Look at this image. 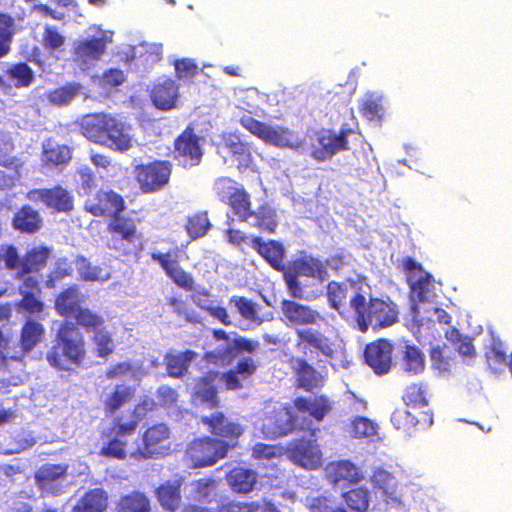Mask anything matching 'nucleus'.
I'll use <instances>...</instances> for the list:
<instances>
[{"mask_svg":"<svg viewBox=\"0 0 512 512\" xmlns=\"http://www.w3.org/2000/svg\"><path fill=\"white\" fill-rule=\"evenodd\" d=\"M180 255L181 250L176 247L165 253L152 252L150 257L160 265L166 276L177 286L184 290L191 291L194 288V279L190 273L181 268Z\"/></svg>","mask_w":512,"mask_h":512,"instance_id":"16","label":"nucleus"},{"mask_svg":"<svg viewBox=\"0 0 512 512\" xmlns=\"http://www.w3.org/2000/svg\"><path fill=\"white\" fill-rule=\"evenodd\" d=\"M446 339L455 346L456 351L464 359H473L476 357V349L472 343V338L462 335L460 331L454 327H450L445 332Z\"/></svg>","mask_w":512,"mask_h":512,"instance_id":"46","label":"nucleus"},{"mask_svg":"<svg viewBox=\"0 0 512 512\" xmlns=\"http://www.w3.org/2000/svg\"><path fill=\"white\" fill-rule=\"evenodd\" d=\"M281 309L287 320H315L318 316L308 306L292 300H283Z\"/></svg>","mask_w":512,"mask_h":512,"instance_id":"61","label":"nucleus"},{"mask_svg":"<svg viewBox=\"0 0 512 512\" xmlns=\"http://www.w3.org/2000/svg\"><path fill=\"white\" fill-rule=\"evenodd\" d=\"M488 365L494 370H501L507 364V354L503 344L499 340H493L490 347L485 352Z\"/></svg>","mask_w":512,"mask_h":512,"instance_id":"64","label":"nucleus"},{"mask_svg":"<svg viewBox=\"0 0 512 512\" xmlns=\"http://www.w3.org/2000/svg\"><path fill=\"white\" fill-rule=\"evenodd\" d=\"M349 308L354 320H397L398 310L396 305L388 300L366 297L356 292L349 300Z\"/></svg>","mask_w":512,"mask_h":512,"instance_id":"10","label":"nucleus"},{"mask_svg":"<svg viewBox=\"0 0 512 512\" xmlns=\"http://www.w3.org/2000/svg\"><path fill=\"white\" fill-rule=\"evenodd\" d=\"M201 138L191 126L186 127L173 142V158L184 169L200 165L204 150L200 143Z\"/></svg>","mask_w":512,"mask_h":512,"instance_id":"14","label":"nucleus"},{"mask_svg":"<svg viewBox=\"0 0 512 512\" xmlns=\"http://www.w3.org/2000/svg\"><path fill=\"white\" fill-rule=\"evenodd\" d=\"M172 172L173 164L169 160L155 159L133 167L134 179L144 194L157 193L166 188Z\"/></svg>","mask_w":512,"mask_h":512,"instance_id":"6","label":"nucleus"},{"mask_svg":"<svg viewBox=\"0 0 512 512\" xmlns=\"http://www.w3.org/2000/svg\"><path fill=\"white\" fill-rule=\"evenodd\" d=\"M298 276L315 278L321 282L328 278V271L325 263L313 256H302L294 259L286 266Z\"/></svg>","mask_w":512,"mask_h":512,"instance_id":"33","label":"nucleus"},{"mask_svg":"<svg viewBox=\"0 0 512 512\" xmlns=\"http://www.w3.org/2000/svg\"><path fill=\"white\" fill-rule=\"evenodd\" d=\"M195 357L196 353L192 350L167 354L164 359L167 374L174 378L182 377L188 371L189 365Z\"/></svg>","mask_w":512,"mask_h":512,"instance_id":"43","label":"nucleus"},{"mask_svg":"<svg viewBox=\"0 0 512 512\" xmlns=\"http://www.w3.org/2000/svg\"><path fill=\"white\" fill-rule=\"evenodd\" d=\"M434 282V278L428 272H423L416 279L409 281L412 299V320H431L430 316L421 315V308L429 303L427 300Z\"/></svg>","mask_w":512,"mask_h":512,"instance_id":"24","label":"nucleus"},{"mask_svg":"<svg viewBox=\"0 0 512 512\" xmlns=\"http://www.w3.org/2000/svg\"><path fill=\"white\" fill-rule=\"evenodd\" d=\"M73 275L72 263L67 258H58L53 268L47 274L44 285L48 289H53L64 279Z\"/></svg>","mask_w":512,"mask_h":512,"instance_id":"52","label":"nucleus"},{"mask_svg":"<svg viewBox=\"0 0 512 512\" xmlns=\"http://www.w3.org/2000/svg\"><path fill=\"white\" fill-rule=\"evenodd\" d=\"M299 336L304 343L324 355L334 368H348L349 361L346 360L344 350H335L327 337L310 330L300 332Z\"/></svg>","mask_w":512,"mask_h":512,"instance_id":"23","label":"nucleus"},{"mask_svg":"<svg viewBox=\"0 0 512 512\" xmlns=\"http://www.w3.org/2000/svg\"><path fill=\"white\" fill-rule=\"evenodd\" d=\"M257 343H254L245 338L234 339L233 343H226V345L204 354L203 359L210 364L218 366H227L232 363L239 352L252 353L255 350Z\"/></svg>","mask_w":512,"mask_h":512,"instance_id":"25","label":"nucleus"},{"mask_svg":"<svg viewBox=\"0 0 512 512\" xmlns=\"http://www.w3.org/2000/svg\"><path fill=\"white\" fill-rule=\"evenodd\" d=\"M85 211L95 217L112 216L126 209L123 197L110 190H99L93 198L86 200Z\"/></svg>","mask_w":512,"mask_h":512,"instance_id":"19","label":"nucleus"},{"mask_svg":"<svg viewBox=\"0 0 512 512\" xmlns=\"http://www.w3.org/2000/svg\"><path fill=\"white\" fill-rule=\"evenodd\" d=\"M402 400L406 406L412 408L427 406V386L423 383H411L404 389Z\"/></svg>","mask_w":512,"mask_h":512,"instance_id":"54","label":"nucleus"},{"mask_svg":"<svg viewBox=\"0 0 512 512\" xmlns=\"http://www.w3.org/2000/svg\"><path fill=\"white\" fill-rule=\"evenodd\" d=\"M82 85L78 82H68L48 92V99L55 105H66L82 92Z\"/></svg>","mask_w":512,"mask_h":512,"instance_id":"53","label":"nucleus"},{"mask_svg":"<svg viewBox=\"0 0 512 512\" xmlns=\"http://www.w3.org/2000/svg\"><path fill=\"white\" fill-rule=\"evenodd\" d=\"M295 366L293 367L297 387L302 388L307 392H311L314 389H319L324 386L326 381V375L316 370L307 360L303 358H297L295 360Z\"/></svg>","mask_w":512,"mask_h":512,"instance_id":"31","label":"nucleus"},{"mask_svg":"<svg viewBox=\"0 0 512 512\" xmlns=\"http://www.w3.org/2000/svg\"><path fill=\"white\" fill-rule=\"evenodd\" d=\"M357 134L359 133L348 125H342L338 133L323 129L316 134V143L311 146V157L318 162L329 160L338 152L349 150L348 138Z\"/></svg>","mask_w":512,"mask_h":512,"instance_id":"9","label":"nucleus"},{"mask_svg":"<svg viewBox=\"0 0 512 512\" xmlns=\"http://www.w3.org/2000/svg\"><path fill=\"white\" fill-rule=\"evenodd\" d=\"M87 330H92L91 341L97 357L107 359L115 349L111 332L102 326L103 322H80Z\"/></svg>","mask_w":512,"mask_h":512,"instance_id":"35","label":"nucleus"},{"mask_svg":"<svg viewBox=\"0 0 512 512\" xmlns=\"http://www.w3.org/2000/svg\"><path fill=\"white\" fill-rule=\"evenodd\" d=\"M114 512H152L149 496L141 490H132L119 496Z\"/></svg>","mask_w":512,"mask_h":512,"instance_id":"37","label":"nucleus"},{"mask_svg":"<svg viewBox=\"0 0 512 512\" xmlns=\"http://www.w3.org/2000/svg\"><path fill=\"white\" fill-rule=\"evenodd\" d=\"M229 305L234 308L244 320H256L258 313V305L251 299L244 296H232L229 299Z\"/></svg>","mask_w":512,"mask_h":512,"instance_id":"63","label":"nucleus"},{"mask_svg":"<svg viewBox=\"0 0 512 512\" xmlns=\"http://www.w3.org/2000/svg\"><path fill=\"white\" fill-rule=\"evenodd\" d=\"M67 466L63 464H44L34 474V478L38 487L43 490L56 481L65 476Z\"/></svg>","mask_w":512,"mask_h":512,"instance_id":"48","label":"nucleus"},{"mask_svg":"<svg viewBox=\"0 0 512 512\" xmlns=\"http://www.w3.org/2000/svg\"><path fill=\"white\" fill-rule=\"evenodd\" d=\"M13 36V18L8 14L0 12V59L6 57L10 53Z\"/></svg>","mask_w":512,"mask_h":512,"instance_id":"59","label":"nucleus"},{"mask_svg":"<svg viewBox=\"0 0 512 512\" xmlns=\"http://www.w3.org/2000/svg\"><path fill=\"white\" fill-rule=\"evenodd\" d=\"M108 506V494L101 488L87 491L72 512H104Z\"/></svg>","mask_w":512,"mask_h":512,"instance_id":"41","label":"nucleus"},{"mask_svg":"<svg viewBox=\"0 0 512 512\" xmlns=\"http://www.w3.org/2000/svg\"><path fill=\"white\" fill-rule=\"evenodd\" d=\"M76 269L79 278L85 282H104L110 278L109 274H103V270L99 266H93L91 262L84 256L79 255L75 259Z\"/></svg>","mask_w":512,"mask_h":512,"instance_id":"51","label":"nucleus"},{"mask_svg":"<svg viewBox=\"0 0 512 512\" xmlns=\"http://www.w3.org/2000/svg\"><path fill=\"white\" fill-rule=\"evenodd\" d=\"M200 422L213 438L227 445L228 452L239 445V439L245 432L241 423L228 418L221 411L202 416Z\"/></svg>","mask_w":512,"mask_h":512,"instance_id":"11","label":"nucleus"},{"mask_svg":"<svg viewBox=\"0 0 512 512\" xmlns=\"http://www.w3.org/2000/svg\"><path fill=\"white\" fill-rule=\"evenodd\" d=\"M43 225V220L37 210L30 205L21 206L13 216L12 226L20 233L35 234Z\"/></svg>","mask_w":512,"mask_h":512,"instance_id":"38","label":"nucleus"},{"mask_svg":"<svg viewBox=\"0 0 512 512\" xmlns=\"http://www.w3.org/2000/svg\"><path fill=\"white\" fill-rule=\"evenodd\" d=\"M107 41L105 37H90L73 43L72 60L79 66L88 67L98 62L105 54Z\"/></svg>","mask_w":512,"mask_h":512,"instance_id":"20","label":"nucleus"},{"mask_svg":"<svg viewBox=\"0 0 512 512\" xmlns=\"http://www.w3.org/2000/svg\"><path fill=\"white\" fill-rule=\"evenodd\" d=\"M14 307L21 315L40 316L45 310V303L38 294H23Z\"/></svg>","mask_w":512,"mask_h":512,"instance_id":"55","label":"nucleus"},{"mask_svg":"<svg viewBox=\"0 0 512 512\" xmlns=\"http://www.w3.org/2000/svg\"><path fill=\"white\" fill-rule=\"evenodd\" d=\"M5 76L13 82L16 88H27L35 80L33 69L25 62L10 65L5 71Z\"/></svg>","mask_w":512,"mask_h":512,"instance_id":"45","label":"nucleus"},{"mask_svg":"<svg viewBox=\"0 0 512 512\" xmlns=\"http://www.w3.org/2000/svg\"><path fill=\"white\" fill-rule=\"evenodd\" d=\"M179 97V85L172 78L156 82L150 90L152 104L159 110H170L176 106Z\"/></svg>","mask_w":512,"mask_h":512,"instance_id":"28","label":"nucleus"},{"mask_svg":"<svg viewBox=\"0 0 512 512\" xmlns=\"http://www.w3.org/2000/svg\"><path fill=\"white\" fill-rule=\"evenodd\" d=\"M297 418L287 406L273 409L265 416L261 431L266 438L275 439L294 431Z\"/></svg>","mask_w":512,"mask_h":512,"instance_id":"18","label":"nucleus"},{"mask_svg":"<svg viewBox=\"0 0 512 512\" xmlns=\"http://www.w3.org/2000/svg\"><path fill=\"white\" fill-rule=\"evenodd\" d=\"M326 478L333 485L354 484L364 479L360 468L350 460L332 461L325 468Z\"/></svg>","mask_w":512,"mask_h":512,"instance_id":"27","label":"nucleus"},{"mask_svg":"<svg viewBox=\"0 0 512 512\" xmlns=\"http://www.w3.org/2000/svg\"><path fill=\"white\" fill-rule=\"evenodd\" d=\"M371 482L375 489L382 492L386 504L392 506L401 504L400 495L397 492V481L391 472L378 467L372 473Z\"/></svg>","mask_w":512,"mask_h":512,"instance_id":"32","label":"nucleus"},{"mask_svg":"<svg viewBox=\"0 0 512 512\" xmlns=\"http://www.w3.org/2000/svg\"><path fill=\"white\" fill-rule=\"evenodd\" d=\"M348 284L351 288L356 286V282L353 279H348L345 282L330 281L326 287L330 306L337 310L341 317H346V312L351 310L349 305H346Z\"/></svg>","mask_w":512,"mask_h":512,"instance_id":"39","label":"nucleus"},{"mask_svg":"<svg viewBox=\"0 0 512 512\" xmlns=\"http://www.w3.org/2000/svg\"><path fill=\"white\" fill-rule=\"evenodd\" d=\"M218 376V372L210 371L205 376L201 377L197 383L196 394L200 400L211 409H215L219 406L217 389L214 386V382Z\"/></svg>","mask_w":512,"mask_h":512,"instance_id":"42","label":"nucleus"},{"mask_svg":"<svg viewBox=\"0 0 512 512\" xmlns=\"http://www.w3.org/2000/svg\"><path fill=\"white\" fill-rule=\"evenodd\" d=\"M226 204L241 222L247 221L254 214L251 207L250 195L243 186H239V189L228 199Z\"/></svg>","mask_w":512,"mask_h":512,"instance_id":"44","label":"nucleus"},{"mask_svg":"<svg viewBox=\"0 0 512 512\" xmlns=\"http://www.w3.org/2000/svg\"><path fill=\"white\" fill-rule=\"evenodd\" d=\"M106 231L110 235L109 247L122 252L124 255L131 254L141 244V236L137 230L135 220L123 215L122 212H118L109 218Z\"/></svg>","mask_w":512,"mask_h":512,"instance_id":"7","label":"nucleus"},{"mask_svg":"<svg viewBox=\"0 0 512 512\" xmlns=\"http://www.w3.org/2000/svg\"><path fill=\"white\" fill-rule=\"evenodd\" d=\"M137 388L124 383L115 384L101 398L103 413L106 417H116L125 406L130 405L136 398Z\"/></svg>","mask_w":512,"mask_h":512,"instance_id":"21","label":"nucleus"},{"mask_svg":"<svg viewBox=\"0 0 512 512\" xmlns=\"http://www.w3.org/2000/svg\"><path fill=\"white\" fill-rule=\"evenodd\" d=\"M21 163L17 158L0 160V190L11 189L20 178Z\"/></svg>","mask_w":512,"mask_h":512,"instance_id":"49","label":"nucleus"},{"mask_svg":"<svg viewBox=\"0 0 512 512\" xmlns=\"http://www.w3.org/2000/svg\"><path fill=\"white\" fill-rule=\"evenodd\" d=\"M172 431L163 422L149 425L140 436V444L130 456L136 460L157 459L171 451Z\"/></svg>","mask_w":512,"mask_h":512,"instance_id":"5","label":"nucleus"},{"mask_svg":"<svg viewBox=\"0 0 512 512\" xmlns=\"http://www.w3.org/2000/svg\"><path fill=\"white\" fill-rule=\"evenodd\" d=\"M257 472L251 468L236 466L226 475V481L231 490L237 494H248L257 483Z\"/></svg>","mask_w":512,"mask_h":512,"instance_id":"34","label":"nucleus"},{"mask_svg":"<svg viewBox=\"0 0 512 512\" xmlns=\"http://www.w3.org/2000/svg\"><path fill=\"white\" fill-rule=\"evenodd\" d=\"M71 158V149L67 145L58 144L52 139L43 142L41 159L44 165L49 167L65 165Z\"/></svg>","mask_w":512,"mask_h":512,"instance_id":"40","label":"nucleus"},{"mask_svg":"<svg viewBox=\"0 0 512 512\" xmlns=\"http://www.w3.org/2000/svg\"><path fill=\"white\" fill-rule=\"evenodd\" d=\"M183 479L181 477L166 480L155 489V497L166 512H175L182 502L181 489Z\"/></svg>","mask_w":512,"mask_h":512,"instance_id":"29","label":"nucleus"},{"mask_svg":"<svg viewBox=\"0 0 512 512\" xmlns=\"http://www.w3.org/2000/svg\"><path fill=\"white\" fill-rule=\"evenodd\" d=\"M293 405L298 412L307 413L318 422L323 421L333 408L331 400L324 394L314 397H296Z\"/></svg>","mask_w":512,"mask_h":512,"instance_id":"30","label":"nucleus"},{"mask_svg":"<svg viewBox=\"0 0 512 512\" xmlns=\"http://www.w3.org/2000/svg\"><path fill=\"white\" fill-rule=\"evenodd\" d=\"M347 507L355 512H368L370 505V493L364 487L352 488L342 495Z\"/></svg>","mask_w":512,"mask_h":512,"instance_id":"50","label":"nucleus"},{"mask_svg":"<svg viewBox=\"0 0 512 512\" xmlns=\"http://www.w3.org/2000/svg\"><path fill=\"white\" fill-rule=\"evenodd\" d=\"M305 506L309 512H347L345 508L335 504L332 496L324 494L307 497Z\"/></svg>","mask_w":512,"mask_h":512,"instance_id":"57","label":"nucleus"},{"mask_svg":"<svg viewBox=\"0 0 512 512\" xmlns=\"http://www.w3.org/2000/svg\"><path fill=\"white\" fill-rule=\"evenodd\" d=\"M252 248L276 271L286 270L284 263L285 248L276 240H263L259 236L251 238Z\"/></svg>","mask_w":512,"mask_h":512,"instance_id":"26","label":"nucleus"},{"mask_svg":"<svg viewBox=\"0 0 512 512\" xmlns=\"http://www.w3.org/2000/svg\"><path fill=\"white\" fill-rule=\"evenodd\" d=\"M211 228L207 211H199L187 217L185 230L193 240L204 237Z\"/></svg>","mask_w":512,"mask_h":512,"instance_id":"47","label":"nucleus"},{"mask_svg":"<svg viewBox=\"0 0 512 512\" xmlns=\"http://www.w3.org/2000/svg\"><path fill=\"white\" fill-rule=\"evenodd\" d=\"M402 361L404 370L409 373L418 374L424 370V355L420 349L414 345H406L404 347Z\"/></svg>","mask_w":512,"mask_h":512,"instance_id":"58","label":"nucleus"},{"mask_svg":"<svg viewBox=\"0 0 512 512\" xmlns=\"http://www.w3.org/2000/svg\"><path fill=\"white\" fill-rule=\"evenodd\" d=\"M228 455L227 445L211 436L192 439L186 446L185 459L193 468L210 467Z\"/></svg>","mask_w":512,"mask_h":512,"instance_id":"8","label":"nucleus"},{"mask_svg":"<svg viewBox=\"0 0 512 512\" xmlns=\"http://www.w3.org/2000/svg\"><path fill=\"white\" fill-rule=\"evenodd\" d=\"M44 335V328L40 322H25L21 329L18 354H10L13 360H22L25 354L32 351L41 341Z\"/></svg>","mask_w":512,"mask_h":512,"instance_id":"36","label":"nucleus"},{"mask_svg":"<svg viewBox=\"0 0 512 512\" xmlns=\"http://www.w3.org/2000/svg\"><path fill=\"white\" fill-rule=\"evenodd\" d=\"M138 426L139 420L136 418L114 417L110 426L103 433V438L106 441L100 449V455L124 460L127 457L126 448L129 445V439L134 436Z\"/></svg>","mask_w":512,"mask_h":512,"instance_id":"4","label":"nucleus"},{"mask_svg":"<svg viewBox=\"0 0 512 512\" xmlns=\"http://www.w3.org/2000/svg\"><path fill=\"white\" fill-rule=\"evenodd\" d=\"M79 129L89 141L113 151L125 153L133 147L131 126L114 114H86L79 122Z\"/></svg>","mask_w":512,"mask_h":512,"instance_id":"1","label":"nucleus"},{"mask_svg":"<svg viewBox=\"0 0 512 512\" xmlns=\"http://www.w3.org/2000/svg\"><path fill=\"white\" fill-rule=\"evenodd\" d=\"M359 112L368 121L381 122L384 115L381 99L374 95L365 96L360 103Z\"/></svg>","mask_w":512,"mask_h":512,"instance_id":"60","label":"nucleus"},{"mask_svg":"<svg viewBox=\"0 0 512 512\" xmlns=\"http://www.w3.org/2000/svg\"><path fill=\"white\" fill-rule=\"evenodd\" d=\"M225 147L238 167H249L252 162V156L247 144L239 141L237 138H229L225 141Z\"/></svg>","mask_w":512,"mask_h":512,"instance_id":"56","label":"nucleus"},{"mask_svg":"<svg viewBox=\"0 0 512 512\" xmlns=\"http://www.w3.org/2000/svg\"><path fill=\"white\" fill-rule=\"evenodd\" d=\"M26 198L35 203H42L54 213H70L74 209V196L62 185L51 188H35L27 192Z\"/></svg>","mask_w":512,"mask_h":512,"instance_id":"15","label":"nucleus"},{"mask_svg":"<svg viewBox=\"0 0 512 512\" xmlns=\"http://www.w3.org/2000/svg\"><path fill=\"white\" fill-rule=\"evenodd\" d=\"M315 431L316 429L311 430L310 438L294 439L285 448V454L291 462L309 470L319 468L323 462Z\"/></svg>","mask_w":512,"mask_h":512,"instance_id":"13","label":"nucleus"},{"mask_svg":"<svg viewBox=\"0 0 512 512\" xmlns=\"http://www.w3.org/2000/svg\"><path fill=\"white\" fill-rule=\"evenodd\" d=\"M51 255V248L45 245L28 249L21 258L14 245L5 244L0 247V263L4 262L7 270H16V278L41 272L47 267Z\"/></svg>","mask_w":512,"mask_h":512,"instance_id":"3","label":"nucleus"},{"mask_svg":"<svg viewBox=\"0 0 512 512\" xmlns=\"http://www.w3.org/2000/svg\"><path fill=\"white\" fill-rule=\"evenodd\" d=\"M240 124L266 143L278 147L292 146L293 133L286 127H272L251 116H243L240 119Z\"/></svg>","mask_w":512,"mask_h":512,"instance_id":"17","label":"nucleus"},{"mask_svg":"<svg viewBox=\"0 0 512 512\" xmlns=\"http://www.w3.org/2000/svg\"><path fill=\"white\" fill-rule=\"evenodd\" d=\"M364 359L377 375L387 374L392 366V345L385 339L369 343L364 349Z\"/></svg>","mask_w":512,"mask_h":512,"instance_id":"22","label":"nucleus"},{"mask_svg":"<svg viewBox=\"0 0 512 512\" xmlns=\"http://www.w3.org/2000/svg\"><path fill=\"white\" fill-rule=\"evenodd\" d=\"M77 324V322H63L58 329L53 346L46 354L48 363L59 371L68 370L67 363L81 366L86 359L85 339Z\"/></svg>","mask_w":512,"mask_h":512,"instance_id":"2","label":"nucleus"},{"mask_svg":"<svg viewBox=\"0 0 512 512\" xmlns=\"http://www.w3.org/2000/svg\"><path fill=\"white\" fill-rule=\"evenodd\" d=\"M85 301L86 296L80 291L78 285L72 284L55 297L54 308L57 314L66 320H99L84 306Z\"/></svg>","mask_w":512,"mask_h":512,"instance_id":"12","label":"nucleus"},{"mask_svg":"<svg viewBox=\"0 0 512 512\" xmlns=\"http://www.w3.org/2000/svg\"><path fill=\"white\" fill-rule=\"evenodd\" d=\"M421 420L409 410L397 408L391 415V423L395 429L409 434Z\"/></svg>","mask_w":512,"mask_h":512,"instance_id":"62","label":"nucleus"}]
</instances>
